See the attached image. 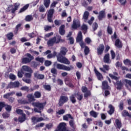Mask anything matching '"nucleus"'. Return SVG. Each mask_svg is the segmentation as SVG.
Returning a JSON list of instances; mask_svg holds the SVG:
<instances>
[{"label": "nucleus", "instance_id": "f257e3e1", "mask_svg": "<svg viewBox=\"0 0 131 131\" xmlns=\"http://www.w3.org/2000/svg\"><path fill=\"white\" fill-rule=\"evenodd\" d=\"M62 50L57 55V59L58 62L59 63H62V64H66V65H70V61L66 57L63 56H66L67 54V48L65 47H62Z\"/></svg>", "mask_w": 131, "mask_h": 131}, {"label": "nucleus", "instance_id": "f03ea898", "mask_svg": "<svg viewBox=\"0 0 131 131\" xmlns=\"http://www.w3.org/2000/svg\"><path fill=\"white\" fill-rule=\"evenodd\" d=\"M109 76L112 78V79H114L116 80L115 82H113L114 85L116 86L117 90H118L120 91V90L122 89V88H123V82H122V81L119 80V77L113 76L112 74H109Z\"/></svg>", "mask_w": 131, "mask_h": 131}, {"label": "nucleus", "instance_id": "7ed1b4c3", "mask_svg": "<svg viewBox=\"0 0 131 131\" xmlns=\"http://www.w3.org/2000/svg\"><path fill=\"white\" fill-rule=\"evenodd\" d=\"M32 106L34 107H36L34 108V112H36L37 113H41V111L45 109V106L47 105V102H33L32 103Z\"/></svg>", "mask_w": 131, "mask_h": 131}, {"label": "nucleus", "instance_id": "20e7f679", "mask_svg": "<svg viewBox=\"0 0 131 131\" xmlns=\"http://www.w3.org/2000/svg\"><path fill=\"white\" fill-rule=\"evenodd\" d=\"M64 41H65V40L61 39V36L58 35L50 39L47 42V45L49 47H53L55 43L57 44L59 42H64Z\"/></svg>", "mask_w": 131, "mask_h": 131}, {"label": "nucleus", "instance_id": "39448f33", "mask_svg": "<svg viewBox=\"0 0 131 131\" xmlns=\"http://www.w3.org/2000/svg\"><path fill=\"white\" fill-rule=\"evenodd\" d=\"M69 118H70V119H72L69 121V124L70 126L72 127L73 131H75V129H76V125H75V122H74V118L71 114H67L66 115L63 116V120H66V121H68Z\"/></svg>", "mask_w": 131, "mask_h": 131}, {"label": "nucleus", "instance_id": "423d86ee", "mask_svg": "<svg viewBox=\"0 0 131 131\" xmlns=\"http://www.w3.org/2000/svg\"><path fill=\"white\" fill-rule=\"evenodd\" d=\"M20 8V3H15L13 5H10L6 10V13H12L15 14L16 11Z\"/></svg>", "mask_w": 131, "mask_h": 131}, {"label": "nucleus", "instance_id": "0eeeda50", "mask_svg": "<svg viewBox=\"0 0 131 131\" xmlns=\"http://www.w3.org/2000/svg\"><path fill=\"white\" fill-rule=\"evenodd\" d=\"M26 56L28 57H24L21 59V63L23 64H28V63H30L34 59L33 56L31 55L30 53H27Z\"/></svg>", "mask_w": 131, "mask_h": 131}, {"label": "nucleus", "instance_id": "6e6552de", "mask_svg": "<svg viewBox=\"0 0 131 131\" xmlns=\"http://www.w3.org/2000/svg\"><path fill=\"white\" fill-rule=\"evenodd\" d=\"M56 68L58 70H65L66 71H70L71 69H73V66H70V67H68L61 63H57L56 64Z\"/></svg>", "mask_w": 131, "mask_h": 131}, {"label": "nucleus", "instance_id": "1a4fd4ad", "mask_svg": "<svg viewBox=\"0 0 131 131\" xmlns=\"http://www.w3.org/2000/svg\"><path fill=\"white\" fill-rule=\"evenodd\" d=\"M69 100V98H68V97L61 95L58 100V104L59 107H62L63 104H65V103H67Z\"/></svg>", "mask_w": 131, "mask_h": 131}, {"label": "nucleus", "instance_id": "9d476101", "mask_svg": "<svg viewBox=\"0 0 131 131\" xmlns=\"http://www.w3.org/2000/svg\"><path fill=\"white\" fill-rule=\"evenodd\" d=\"M66 123H60L55 131H69L66 127Z\"/></svg>", "mask_w": 131, "mask_h": 131}, {"label": "nucleus", "instance_id": "9b49d317", "mask_svg": "<svg viewBox=\"0 0 131 131\" xmlns=\"http://www.w3.org/2000/svg\"><path fill=\"white\" fill-rule=\"evenodd\" d=\"M20 86V82L18 81L14 82H10L8 85L7 86V89H16Z\"/></svg>", "mask_w": 131, "mask_h": 131}, {"label": "nucleus", "instance_id": "f8f14e48", "mask_svg": "<svg viewBox=\"0 0 131 131\" xmlns=\"http://www.w3.org/2000/svg\"><path fill=\"white\" fill-rule=\"evenodd\" d=\"M80 26H81L80 21L78 19H76L74 18L73 20L72 28H73V29H77V28H79Z\"/></svg>", "mask_w": 131, "mask_h": 131}, {"label": "nucleus", "instance_id": "ddd939ff", "mask_svg": "<svg viewBox=\"0 0 131 131\" xmlns=\"http://www.w3.org/2000/svg\"><path fill=\"white\" fill-rule=\"evenodd\" d=\"M104 50H105V46L104 44H100L97 48V54L98 56H102L103 53H104Z\"/></svg>", "mask_w": 131, "mask_h": 131}, {"label": "nucleus", "instance_id": "4468645a", "mask_svg": "<svg viewBox=\"0 0 131 131\" xmlns=\"http://www.w3.org/2000/svg\"><path fill=\"white\" fill-rule=\"evenodd\" d=\"M54 9H50L48 11V13L47 14V19H48V21L50 22V23H53V19H52L54 15Z\"/></svg>", "mask_w": 131, "mask_h": 131}, {"label": "nucleus", "instance_id": "2eb2a0df", "mask_svg": "<svg viewBox=\"0 0 131 131\" xmlns=\"http://www.w3.org/2000/svg\"><path fill=\"white\" fill-rule=\"evenodd\" d=\"M103 62L106 64H110L111 63V60H110V54H109V53L105 54L103 57Z\"/></svg>", "mask_w": 131, "mask_h": 131}, {"label": "nucleus", "instance_id": "dca6fc26", "mask_svg": "<svg viewBox=\"0 0 131 131\" xmlns=\"http://www.w3.org/2000/svg\"><path fill=\"white\" fill-rule=\"evenodd\" d=\"M94 72L98 80L101 81L103 80V79H104V78L103 77V75H102L101 73H99L98 71L97 70V69H94Z\"/></svg>", "mask_w": 131, "mask_h": 131}, {"label": "nucleus", "instance_id": "f3484780", "mask_svg": "<svg viewBox=\"0 0 131 131\" xmlns=\"http://www.w3.org/2000/svg\"><path fill=\"white\" fill-rule=\"evenodd\" d=\"M102 90H111V87L108 84L107 81H103L102 82Z\"/></svg>", "mask_w": 131, "mask_h": 131}, {"label": "nucleus", "instance_id": "a211bd4d", "mask_svg": "<svg viewBox=\"0 0 131 131\" xmlns=\"http://www.w3.org/2000/svg\"><path fill=\"white\" fill-rule=\"evenodd\" d=\"M115 46L118 49H122L123 45L120 39H117L115 42Z\"/></svg>", "mask_w": 131, "mask_h": 131}, {"label": "nucleus", "instance_id": "6ab92c4d", "mask_svg": "<svg viewBox=\"0 0 131 131\" xmlns=\"http://www.w3.org/2000/svg\"><path fill=\"white\" fill-rule=\"evenodd\" d=\"M22 69L25 72H29L30 73H33V71L31 69V68L29 67L28 66H23L22 67Z\"/></svg>", "mask_w": 131, "mask_h": 131}, {"label": "nucleus", "instance_id": "aec40b11", "mask_svg": "<svg viewBox=\"0 0 131 131\" xmlns=\"http://www.w3.org/2000/svg\"><path fill=\"white\" fill-rule=\"evenodd\" d=\"M76 42H80V41H82V33L81 31H79L77 36Z\"/></svg>", "mask_w": 131, "mask_h": 131}, {"label": "nucleus", "instance_id": "412c9836", "mask_svg": "<svg viewBox=\"0 0 131 131\" xmlns=\"http://www.w3.org/2000/svg\"><path fill=\"white\" fill-rule=\"evenodd\" d=\"M103 18H105V11L102 10L99 12L98 19L99 21H101V20H103Z\"/></svg>", "mask_w": 131, "mask_h": 131}, {"label": "nucleus", "instance_id": "4be33fe9", "mask_svg": "<svg viewBox=\"0 0 131 131\" xmlns=\"http://www.w3.org/2000/svg\"><path fill=\"white\" fill-rule=\"evenodd\" d=\"M18 122L22 123L24 122L25 120H26V114H23L21 115V116L19 117L18 118Z\"/></svg>", "mask_w": 131, "mask_h": 131}, {"label": "nucleus", "instance_id": "5701e85b", "mask_svg": "<svg viewBox=\"0 0 131 131\" xmlns=\"http://www.w3.org/2000/svg\"><path fill=\"white\" fill-rule=\"evenodd\" d=\"M81 29L82 31H83L84 34H85L86 33L88 32V29H89V28L86 25L83 24L81 27Z\"/></svg>", "mask_w": 131, "mask_h": 131}, {"label": "nucleus", "instance_id": "b1692460", "mask_svg": "<svg viewBox=\"0 0 131 131\" xmlns=\"http://www.w3.org/2000/svg\"><path fill=\"white\" fill-rule=\"evenodd\" d=\"M121 115L123 117H129V118H131V115L126 110H123L121 113Z\"/></svg>", "mask_w": 131, "mask_h": 131}, {"label": "nucleus", "instance_id": "393cba45", "mask_svg": "<svg viewBox=\"0 0 131 131\" xmlns=\"http://www.w3.org/2000/svg\"><path fill=\"white\" fill-rule=\"evenodd\" d=\"M89 16H90V13L85 11L82 17V19L84 20V22H86L87 20L89 19Z\"/></svg>", "mask_w": 131, "mask_h": 131}, {"label": "nucleus", "instance_id": "a878e982", "mask_svg": "<svg viewBox=\"0 0 131 131\" xmlns=\"http://www.w3.org/2000/svg\"><path fill=\"white\" fill-rule=\"evenodd\" d=\"M65 25H62L59 28V32L60 35H64L65 34Z\"/></svg>", "mask_w": 131, "mask_h": 131}, {"label": "nucleus", "instance_id": "bb28decb", "mask_svg": "<svg viewBox=\"0 0 131 131\" xmlns=\"http://www.w3.org/2000/svg\"><path fill=\"white\" fill-rule=\"evenodd\" d=\"M75 97H76L78 101H81V100L83 99V95L82 94H80V93L79 92H77V93H75Z\"/></svg>", "mask_w": 131, "mask_h": 131}, {"label": "nucleus", "instance_id": "cd10ccee", "mask_svg": "<svg viewBox=\"0 0 131 131\" xmlns=\"http://www.w3.org/2000/svg\"><path fill=\"white\" fill-rule=\"evenodd\" d=\"M27 98L28 99L30 102H33L35 101V99L34 98V96H33V94H29L27 95Z\"/></svg>", "mask_w": 131, "mask_h": 131}, {"label": "nucleus", "instance_id": "c85d7f7f", "mask_svg": "<svg viewBox=\"0 0 131 131\" xmlns=\"http://www.w3.org/2000/svg\"><path fill=\"white\" fill-rule=\"evenodd\" d=\"M8 40H12L14 37V34L13 32H9L6 35Z\"/></svg>", "mask_w": 131, "mask_h": 131}, {"label": "nucleus", "instance_id": "c756f323", "mask_svg": "<svg viewBox=\"0 0 131 131\" xmlns=\"http://www.w3.org/2000/svg\"><path fill=\"white\" fill-rule=\"evenodd\" d=\"M34 76L37 79H43L45 78V75L41 74H38L37 73L34 74Z\"/></svg>", "mask_w": 131, "mask_h": 131}, {"label": "nucleus", "instance_id": "7c9ffc66", "mask_svg": "<svg viewBox=\"0 0 131 131\" xmlns=\"http://www.w3.org/2000/svg\"><path fill=\"white\" fill-rule=\"evenodd\" d=\"M21 26H22V24H18L16 26L15 30L13 31L15 35L18 34V31H19V29L21 28Z\"/></svg>", "mask_w": 131, "mask_h": 131}, {"label": "nucleus", "instance_id": "2f4dec72", "mask_svg": "<svg viewBox=\"0 0 131 131\" xmlns=\"http://www.w3.org/2000/svg\"><path fill=\"white\" fill-rule=\"evenodd\" d=\"M25 20L26 22H30L33 20V16L32 15H28L26 16Z\"/></svg>", "mask_w": 131, "mask_h": 131}, {"label": "nucleus", "instance_id": "473e14b6", "mask_svg": "<svg viewBox=\"0 0 131 131\" xmlns=\"http://www.w3.org/2000/svg\"><path fill=\"white\" fill-rule=\"evenodd\" d=\"M108 108H110V110L108 111V113L110 114V115H112V114L114 113V107L113 105H112V104H110L108 106Z\"/></svg>", "mask_w": 131, "mask_h": 131}, {"label": "nucleus", "instance_id": "72a5a7b5", "mask_svg": "<svg viewBox=\"0 0 131 131\" xmlns=\"http://www.w3.org/2000/svg\"><path fill=\"white\" fill-rule=\"evenodd\" d=\"M70 100L72 104H75L76 103V99L75 98V94H72L70 96Z\"/></svg>", "mask_w": 131, "mask_h": 131}, {"label": "nucleus", "instance_id": "f704fd0d", "mask_svg": "<svg viewBox=\"0 0 131 131\" xmlns=\"http://www.w3.org/2000/svg\"><path fill=\"white\" fill-rule=\"evenodd\" d=\"M50 4L51 0H43V5L46 9H48L50 7Z\"/></svg>", "mask_w": 131, "mask_h": 131}, {"label": "nucleus", "instance_id": "c9c22d12", "mask_svg": "<svg viewBox=\"0 0 131 131\" xmlns=\"http://www.w3.org/2000/svg\"><path fill=\"white\" fill-rule=\"evenodd\" d=\"M116 124L117 125V127L119 128V129H120L121 128V126H122L121 124V121L119 120V119H117L115 120Z\"/></svg>", "mask_w": 131, "mask_h": 131}, {"label": "nucleus", "instance_id": "e433bc0d", "mask_svg": "<svg viewBox=\"0 0 131 131\" xmlns=\"http://www.w3.org/2000/svg\"><path fill=\"white\" fill-rule=\"evenodd\" d=\"M29 7V4H27L25 5L23 8H21L19 11V13H23V12H25V11H26L27 9Z\"/></svg>", "mask_w": 131, "mask_h": 131}, {"label": "nucleus", "instance_id": "4c0bfd02", "mask_svg": "<svg viewBox=\"0 0 131 131\" xmlns=\"http://www.w3.org/2000/svg\"><path fill=\"white\" fill-rule=\"evenodd\" d=\"M20 91H23V92H26L27 93H29V87L27 86H23L20 89Z\"/></svg>", "mask_w": 131, "mask_h": 131}, {"label": "nucleus", "instance_id": "58836bf2", "mask_svg": "<svg viewBox=\"0 0 131 131\" xmlns=\"http://www.w3.org/2000/svg\"><path fill=\"white\" fill-rule=\"evenodd\" d=\"M34 96L36 99H39L41 97V93L38 91H36L34 94Z\"/></svg>", "mask_w": 131, "mask_h": 131}, {"label": "nucleus", "instance_id": "ea45409f", "mask_svg": "<svg viewBox=\"0 0 131 131\" xmlns=\"http://www.w3.org/2000/svg\"><path fill=\"white\" fill-rule=\"evenodd\" d=\"M90 114L91 116H93V117H94V118H97V117H98V114L97 113V112L94 111H91L90 112Z\"/></svg>", "mask_w": 131, "mask_h": 131}, {"label": "nucleus", "instance_id": "a19ab883", "mask_svg": "<svg viewBox=\"0 0 131 131\" xmlns=\"http://www.w3.org/2000/svg\"><path fill=\"white\" fill-rule=\"evenodd\" d=\"M119 110H121V111H122V110L124 109V103L123 102V101H120L119 104Z\"/></svg>", "mask_w": 131, "mask_h": 131}, {"label": "nucleus", "instance_id": "79ce46f5", "mask_svg": "<svg viewBox=\"0 0 131 131\" xmlns=\"http://www.w3.org/2000/svg\"><path fill=\"white\" fill-rule=\"evenodd\" d=\"M123 63L125 65H127L128 66H131V61L128 59H126L124 60Z\"/></svg>", "mask_w": 131, "mask_h": 131}, {"label": "nucleus", "instance_id": "37998d69", "mask_svg": "<svg viewBox=\"0 0 131 131\" xmlns=\"http://www.w3.org/2000/svg\"><path fill=\"white\" fill-rule=\"evenodd\" d=\"M43 88L46 90V91H48V92H51L52 90V88H51V85L45 84L43 86Z\"/></svg>", "mask_w": 131, "mask_h": 131}, {"label": "nucleus", "instance_id": "c03bdc74", "mask_svg": "<svg viewBox=\"0 0 131 131\" xmlns=\"http://www.w3.org/2000/svg\"><path fill=\"white\" fill-rule=\"evenodd\" d=\"M5 109L7 112H11L12 111V106L9 104H6Z\"/></svg>", "mask_w": 131, "mask_h": 131}, {"label": "nucleus", "instance_id": "a18cd8bd", "mask_svg": "<svg viewBox=\"0 0 131 131\" xmlns=\"http://www.w3.org/2000/svg\"><path fill=\"white\" fill-rule=\"evenodd\" d=\"M13 96V93L11 92V93H8L6 94H5L3 96V98H4V99H9V98H10V96Z\"/></svg>", "mask_w": 131, "mask_h": 131}, {"label": "nucleus", "instance_id": "49530a36", "mask_svg": "<svg viewBox=\"0 0 131 131\" xmlns=\"http://www.w3.org/2000/svg\"><path fill=\"white\" fill-rule=\"evenodd\" d=\"M107 32L108 34H112L113 33V31L112 30V28L110 27V26H108L107 27Z\"/></svg>", "mask_w": 131, "mask_h": 131}, {"label": "nucleus", "instance_id": "de8ad7c7", "mask_svg": "<svg viewBox=\"0 0 131 131\" xmlns=\"http://www.w3.org/2000/svg\"><path fill=\"white\" fill-rule=\"evenodd\" d=\"M32 67H33V68H36L37 67L38 65H39V63L36 61H32L31 62Z\"/></svg>", "mask_w": 131, "mask_h": 131}, {"label": "nucleus", "instance_id": "09e8293b", "mask_svg": "<svg viewBox=\"0 0 131 131\" xmlns=\"http://www.w3.org/2000/svg\"><path fill=\"white\" fill-rule=\"evenodd\" d=\"M84 53L85 56H87V55H89V54L90 53V48H89V47H88L87 46H86L84 48Z\"/></svg>", "mask_w": 131, "mask_h": 131}, {"label": "nucleus", "instance_id": "8fccbe9b", "mask_svg": "<svg viewBox=\"0 0 131 131\" xmlns=\"http://www.w3.org/2000/svg\"><path fill=\"white\" fill-rule=\"evenodd\" d=\"M6 107V103L5 102H0V112H2L3 108Z\"/></svg>", "mask_w": 131, "mask_h": 131}, {"label": "nucleus", "instance_id": "3c124183", "mask_svg": "<svg viewBox=\"0 0 131 131\" xmlns=\"http://www.w3.org/2000/svg\"><path fill=\"white\" fill-rule=\"evenodd\" d=\"M3 118H9L10 117V113L5 112L2 114Z\"/></svg>", "mask_w": 131, "mask_h": 131}, {"label": "nucleus", "instance_id": "603ef678", "mask_svg": "<svg viewBox=\"0 0 131 131\" xmlns=\"http://www.w3.org/2000/svg\"><path fill=\"white\" fill-rule=\"evenodd\" d=\"M17 101L19 104H28V101L26 100L19 99Z\"/></svg>", "mask_w": 131, "mask_h": 131}, {"label": "nucleus", "instance_id": "864d4df0", "mask_svg": "<svg viewBox=\"0 0 131 131\" xmlns=\"http://www.w3.org/2000/svg\"><path fill=\"white\" fill-rule=\"evenodd\" d=\"M39 11L40 12V13H43L44 12H46V9L45 8L43 5H40L39 6Z\"/></svg>", "mask_w": 131, "mask_h": 131}, {"label": "nucleus", "instance_id": "5fc2aeb1", "mask_svg": "<svg viewBox=\"0 0 131 131\" xmlns=\"http://www.w3.org/2000/svg\"><path fill=\"white\" fill-rule=\"evenodd\" d=\"M35 60L38 62H40V63H43L45 59L43 57L39 58V57H37L35 58Z\"/></svg>", "mask_w": 131, "mask_h": 131}, {"label": "nucleus", "instance_id": "6e6d98bb", "mask_svg": "<svg viewBox=\"0 0 131 131\" xmlns=\"http://www.w3.org/2000/svg\"><path fill=\"white\" fill-rule=\"evenodd\" d=\"M64 113H65V110L63 109L60 110L56 112V114H58V115H62V114H64Z\"/></svg>", "mask_w": 131, "mask_h": 131}, {"label": "nucleus", "instance_id": "4d7b16f0", "mask_svg": "<svg viewBox=\"0 0 131 131\" xmlns=\"http://www.w3.org/2000/svg\"><path fill=\"white\" fill-rule=\"evenodd\" d=\"M45 65L47 67H48V66H51V65H52V61L50 60H46L45 62Z\"/></svg>", "mask_w": 131, "mask_h": 131}, {"label": "nucleus", "instance_id": "13d9d810", "mask_svg": "<svg viewBox=\"0 0 131 131\" xmlns=\"http://www.w3.org/2000/svg\"><path fill=\"white\" fill-rule=\"evenodd\" d=\"M51 72L53 74H54L55 75H57L58 74V72H57V69L55 68H52L51 70Z\"/></svg>", "mask_w": 131, "mask_h": 131}, {"label": "nucleus", "instance_id": "bf43d9fd", "mask_svg": "<svg viewBox=\"0 0 131 131\" xmlns=\"http://www.w3.org/2000/svg\"><path fill=\"white\" fill-rule=\"evenodd\" d=\"M111 55L112 59L113 60H114L116 57L115 52H114V51L111 50Z\"/></svg>", "mask_w": 131, "mask_h": 131}, {"label": "nucleus", "instance_id": "052dcab7", "mask_svg": "<svg viewBox=\"0 0 131 131\" xmlns=\"http://www.w3.org/2000/svg\"><path fill=\"white\" fill-rule=\"evenodd\" d=\"M93 28L94 31H96L98 29V24L97 23H94L93 25Z\"/></svg>", "mask_w": 131, "mask_h": 131}, {"label": "nucleus", "instance_id": "680f3d73", "mask_svg": "<svg viewBox=\"0 0 131 131\" xmlns=\"http://www.w3.org/2000/svg\"><path fill=\"white\" fill-rule=\"evenodd\" d=\"M9 78L10 79H12V80H16V76L13 74H10L9 75Z\"/></svg>", "mask_w": 131, "mask_h": 131}, {"label": "nucleus", "instance_id": "e2e57ef3", "mask_svg": "<svg viewBox=\"0 0 131 131\" xmlns=\"http://www.w3.org/2000/svg\"><path fill=\"white\" fill-rule=\"evenodd\" d=\"M31 74H32V73H26L25 76L26 78H31Z\"/></svg>", "mask_w": 131, "mask_h": 131}, {"label": "nucleus", "instance_id": "0e129e2a", "mask_svg": "<svg viewBox=\"0 0 131 131\" xmlns=\"http://www.w3.org/2000/svg\"><path fill=\"white\" fill-rule=\"evenodd\" d=\"M16 112L17 114H19V115H23V114H25L23 113V110L17 109L16 110Z\"/></svg>", "mask_w": 131, "mask_h": 131}, {"label": "nucleus", "instance_id": "69168bd1", "mask_svg": "<svg viewBox=\"0 0 131 131\" xmlns=\"http://www.w3.org/2000/svg\"><path fill=\"white\" fill-rule=\"evenodd\" d=\"M81 5L83 7H84V8H86L88 7V3H86V1L85 0L82 1Z\"/></svg>", "mask_w": 131, "mask_h": 131}, {"label": "nucleus", "instance_id": "338daca9", "mask_svg": "<svg viewBox=\"0 0 131 131\" xmlns=\"http://www.w3.org/2000/svg\"><path fill=\"white\" fill-rule=\"evenodd\" d=\"M91 95V91H88L84 94V98H89Z\"/></svg>", "mask_w": 131, "mask_h": 131}, {"label": "nucleus", "instance_id": "774afa93", "mask_svg": "<svg viewBox=\"0 0 131 131\" xmlns=\"http://www.w3.org/2000/svg\"><path fill=\"white\" fill-rule=\"evenodd\" d=\"M124 81L126 83V84H128L129 86L131 88V80H127V79H125Z\"/></svg>", "mask_w": 131, "mask_h": 131}]
</instances>
